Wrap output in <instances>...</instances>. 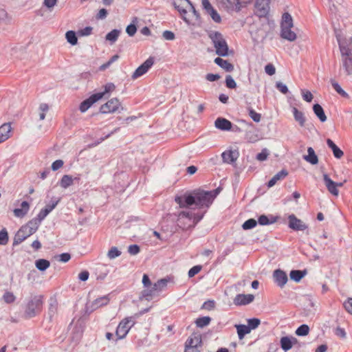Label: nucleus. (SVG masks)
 Masks as SVG:
<instances>
[{"instance_id": "f257e3e1", "label": "nucleus", "mask_w": 352, "mask_h": 352, "mask_svg": "<svg viewBox=\"0 0 352 352\" xmlns=\"http://www.w3.org/2000/svg\"><path fill=\"white\" fill-rule=\"evenodd\" d=\"M175 201L181 208H190L195 205L199 209L207 210L212 204V197L206 190L197 188L175 196Z\"/></svg>"}, {"instance_id": "f03ea898", "label": "nucleus", "mask_w": 352, "mask_h": 352, "mask_svg": "<svg viewBox=\"0 0 352 352\" xmlns=\"http://www.w3.org/2000/svg\"><path fill=\"white\" fill-rule=\"evenodd\" d=\"M342 56V67L347 76L352 75V47L338 39Z\"/></svg>"}, {"instance_id": "7ed1b4c3", "label": "nucleus", "mask_w": 352, "mask_h": 352, "mask_svg": "<svg viewBox=\"0 0 352 352\" xmlns=\"http://www.w3.org/2000/svg\"><path fill=\"white\" fill-rule=\"evenodd\" d=\"M43 296L35 295L32 296L28 301L25 309L24 316L25 318H32L40 314L43 309Z\"/></svg>"}, {"instance_id": "20e7f679", "label": "nucleus", "mask_w": 352, "mask_h": 352, "mask_svg": "<svg viewBox=\"0 0 352 352\" xmlns=\"http://www.w3.org/2000/svg\"><path fill=\"white\" fill-rule=\"evenodd\" d=\"M208 37L212 41L218 56L223 57L228 56V45L221 32L210 31L208 32Z\"/></svg>"}, {"instance_id": "39448f33", "label": "nucleus", "mask_w": 352, "mask_h": 352, "mask_svg": "<svg viewBox=\"0 0 352 352\" xmlns=\"http://www.w3.org/2000/svg\"><path fill=\"white\" fill-rule=\"evenodd\" d=\"M138 315L126 317L118 324L116 330V340L124 339L136 322Z\"/></svg>"}, {"instance_id": "423d86ee", "label": "nucleus", "mask_w": 352, "mask_h": 352, "mask_svg": "<svg viewBox=\"0 0 352 352\" xmlns=\"http://www.w3.org/2000/svg\"><path fill=\"white\" fill-rule=\"evenodd\" d=\"M202 339L199 334L193 333L185 342V348L190 349L191 352H200L202 347Z\"/></svg>"}, {"instance_id": "0eeeda50", "label": "nucleus", "mask_w": 352, "mask_h": 352, "mask_svg": "<svg viewBox=\"0 0 352 352\" xmlns=\"http://www.w3.org/2000/svg\"><path fill=\"white\" fill-rule=\"evenodd\" d=\"M270 0H256L255 14L259 18L267 19L270 12Z\"/></svg>"}, {"instance_id": "6e6552de", "label": "nucleus", "mask_w": 352, "mask_h": 352, "mask_svg": "<svg viewBox=\"0 0 352 352\" xmlns=\"http://www.w3.org/2000/svg\"><path fill=\"white\" fill-rule=\"evenodd\" d=\"M288 221V227L294 231H304L308 228V226L294 214L289 215Z\"/></svg>"}, {"instance_id": "1a4fd4ad", "label": "nucleus", "mask_w": 352, "mask_h": 352, "mask_svg": "<svg viewBox=\"0 0 352 352\" xmlns=\"http://www.w3.org/2000/svg\"><path fill=\"white\" fill-rule=\"evenodd\" d=\"M153 58L149 57L135 70L131 76V78L133 79H137L138 78L142 76L148 72V70L153 66Z\"/></svg>"}, {"instance_id": "9d476101", "label": "nucleus", "mask_w": 352, "mask_h": 352, "mask_svg": "<svg viewBox=\"0 0 352 352\" xmlns=\"http://www.w3.org/2000/svg\"><path fill=\"white\" fill-rule=\"evenodd\" d=\"M103 97V94H94L84 100L80 104L79 110L82 113L87 111L94 103Z\"/></svg>"}, {"instance_id": "9b49d317", "label": "nucleus", "mask_w": 352, "mask_h": 352, "mask_svg": "<svg viewBox=\"0 0 352 352\" xmlns=\"http://www.w3.org/2000/svg\"><path fill=\"white\" fill-rule=\"evenodd\" d=\"M120 105V103L118 98H112L100 107V112L102 114L113 113L118 110Z\"/></svg>"}, {"instance_id": "f8f14e48", "label": "nucleus", "mask_w": 352, "mask_h": 352, "mask_svg": "<svg viewBox=\"0 0 352 352\" xmlns=\"http://www.w3.org/2000/svg\"><path fill=\"white\" fill-rule=\"evenodd\" d=\"M32 231H30L25 226H21L14 235L12 246H16L32 235Z\"/></svg>"}, {"instance_id": "ddd939ff", "label": "nucleus", "mask_w": 352, "mask_h": 352, "mask_svg": "<svg viewBox=\"0 0 352 352\" xmlns=\"http://www.w3.org/2000/svg\"><path fill=\"white\" fill-rule=\"evenodd\" d=\"M59 201V198H52L50 202L40 210L37 217L41 221L44 220L45 218L56 208Z\"/></svg>"}, {"instance_id": "4468645a", "label": "nucleus", "mask_w": 352, "mask_h": 352, "mask_svg": "<svg viewBox=\"0 0 352 352\" xmlns=\"http://www.w3.org/2000/svg\"><path fill=\"white\" fill-rule=\"evenodd\" d=\"M273 278L274 283L280 288H283L288 280L287 274L280 269L274 270Z\"/></svg>"}, {"instance_id": "2eb2a0df", "label": "nucleus", "mask_w": 352, "mask_h": 352, "mask_svg": "<svg viewBox=\"0 0 352 352\" xmlns=\"http://www.w3.org/2000/svg\"><path fill=\"white\" fill-rule=\"evenodd\" d=\"M239 156V153L236 150H226L221 154L223 162L226 164H234Z\"/></svg>"}, {"instance_id": "dca6fc26", "label": "nucleus", "mask_w": 352, "mask_h": 352, "mask_svg": "<svg viewBox=\"0 0 352 352\" xmlns=\"http://www.w3.org/2000/svg\"><path fill=\"white\" fill-rule=\"evenodd\" d=\"M254 299L252 294H237L234 298V304L237 306L246 305L251 303Z\"/></svg>"}, {"instance_id": "f3484780", "label": "nucleus", "mask_w": 352, "mask_h": 352, "mask_svg": "<svg viewBox=\"0 0 352 352\" xmlns=\"http://www.w3.org/2000/svg\"><path fill=\"white\" fill-rule=\"evenodd\" d=\"M323 180L328 191L334 196H338L339 190L336 188V182H333L327 174H323Z\"/></svg>"}, {"instance_id": "a211bd4d", "label": "nucleus", "mask_w": 352, "mask_h": 352, "mask_svg": "<svg viewBox=\"0 0 352 352\" xmlns=\"http://www.w3.org/2000/svg\"><path fill=\"white\" fill-rule=\"evenodd\" d=\"M214 126L219 130L229 131L232 129V122L226 118L219 117L214 121Z\"/></svg>"}, {"instance_id": "6ab92c4d", "label": "nucleus", "mask_w": 352, "mask_h": 352, "mask_svg": "<svg viewBox=\"0 0 352 352\" xmlns=\"http://www.w3.org/2000/svg\"><path fill=\"white\" fill-rule=\"evenodd\" d=\"M292 27L280 28V37L289 41H294L296 39V34L292 31Z\"/></svg>"}, {"instance_id": "aec40b11", "label": "nucleus", "mask_w": 352, "mask_h": 352, "mask_svg": "<svg viewBox=\"0 0 352 352\" xmlns=\"http://www.w3.org/2000/svg\"><path fill=\"white\" fill-rule=\"evenodd\" d=\"M58 302L55 298L51 297L49 300V307L47 311V316L50 321H52L54 317L57 314Z\"/></svg>"}, {"instance_id": "412c9836", "label": "nucleus", "mask_w": 352, "mask_h": 352, "mask_svg": "<svg viewBox=\"0 0 352 352\" xmlns=\"http://www.w3.org/2000/svg\"><path fill=\"white\" fill-rule=\"evenodd\" d=\"M157 292V289L154 285L150 287H145L144 289L142 291L140 298L149 301L156 295Z\"/></svg>"}, {"instance_id": "4be33fe9", "label": "nucleus", "mask_w": 352, "mask_h": 352, "mask_svg": "<svg viewBox=\"0 0 352 352\" xmlns=\"http://www.w3.org/2000/svg\"><path fill=\"white\" fill-rule=\"evenodd\" d=\"M214 62L220 67L223 69L228 72H231L234 70V65L228 62L227 60H224L220 57H217L214 59Z\"/></svg>"}, {"instance_id": "5701e85b", "label": "nucleus", "mask_w": 352, "mask_h": 352, "mask_svg": "<svg viewBox=\"0 0 352 352\" xmlns=\"http://www.w3.org/2000/svg\"><path fill=\"white\" fill-rule=\"evenodd\" d=\"M29 209V203L27 201H23L21 204L20 208H15L14 210V214L16 217H23L28 213Z\"/></svg>"}, {"instance_id": "b1692460", "label": "nucleus", "mask_w": 352, "mask_h": 352, "mask_svg": "<svg viewBox=\"0 0 352 352\" xmlns=\"http://www.w3.org/2000/svg\"><path fill=\"white\" fill-rule=\"evenodd\" d=\"M327 146L332 150L333 155L337 159H340L344 153L329 138L327 140Z\"/></svg>"}, {"instance_id": "393cba45", "label": "nucleus", "mask_w": 352, "mask_h": 352, "mask_svg": "<svg viewBox=\"0 0 352 352\" xmlns=\"http://www.w3.org/2000/svg\"><path fill=\"white\" fill-rule=\"evenodd\" d=\"M11 126L10 124H3L0 126V143L10 138Z\"/></svg>"}, {"instance_id": "a878e982", "label": "nucleus", "mask_w": 352, "mask_h": 352, "mask_svg": "<svg viewBox=\"0 0 352 352\" xmlns=\"http://www.w3.org/2000/svg\"><path fill=\"white\" fill-rule=\"evenodd\" d=\"M287 175L288 172L286 170H281L276 175H274L273 177L268 182L267 186L269 188L274 186L278 180L284 179Z\"/></svg>"}, {"instance_id": "bb28decb", "label": "nucleus", "mask_w": 352, "mask_h": 352, "mask_svg": "<svg viewBox=\"0 0 352 352\" xmlns=\"http://www.w3.org/2000/svg\"><path fill=\"white\" fill-rule=\"evenodd\" d=\"M307 153L308 154L305 155L303 158L312 165L317 164L318 162V158L312 147H308Z\"/></svg>"}, {"instance_id": "cd10ccee", "label": "nucleus", "mask_w": 352, "mask_h": 352, "mask_svg": "<svg viewBox=\"0 0 352 352\" xmlns=\"http://www.w3.org/2000/svg\"><path fill=\"white\" fill-rule=\"evenodd\" d=\"M277 219L278 217H274L273 215H270V217H268L265 214H262L258 217L257 222L261 226H268L276 222Z\"/></svg>"}, {"instance_id": "c85d7f7f", "label": "nucleus", "mask_w": 352, "mask_h": 352, "mask_svg": "<svg viewBox=\"0 0 352 352\" xmlns=\"http://www.w3.org/2000/svg\"><path fill=\"white\" fill-rule=\"evenodd\" d=\"M313 111L321 122L327 120V116L324 113L322 107L319 104H315L313 106Z\"/></svg>"}, {"instance_id": "c756f323", "label": "nucleus", "mask_w": 352, "mask_h": 352, "mask_svg": "<svg viewBox=\"0 0 352 352\" xmlns=\"http://www.w3.org/2000/svg\"><path fill=\"white\" fill-rule=\"evenodd\" d=\"M41 222L42 221L36 216L24 226L26 227L28 230L32 231V233L34 234L37 231Z\"/></svg>"}, {"instance_id": "7c9ffc66", "label": "nucleus", "mask_w": 352, "mask_h": 352, "mask_svg": "<svg viewBox=\"0 0 352 352\" xmlns=\"http://www.w3.org/2000/svg\"><path fill=\"white\" fill-rule=\"evenodd\" d=\"M307 274L306 270H293L289 273L291 280L299 283Z\"/></svg>"}, {"instance_id": "2f4dec72", "label": "nucleus", "mask_w": 352, "mask_h": 352, "mask_svg": "<svg viewBox=\"0 0 352 352\" xmlns=\"http://www.w3.org/2000/svg\"><path fill=\"white\" fill-rule=\"evenodd\" d=\"M292 112L295 120L299 124L300 126H304L306 121L304 113L302 111H300L296 107H293Z\"/></svg>"}, {"instance_id": "473e14b6", "label": "nucleus", "mask_w": 352, "mask_h": 352, "mask_svg": "<svg viewBox=\"0 0 352 352\" xmlns=\"http://www.w3.org/2000/svg\"><path fill=\"white\" fill-rule=\"evenodd\" d=\"M109 295H105L96 298L92 303L94 309L99 308L102 306L107 305L109 302Z\"/></svg>"}, {"instance_id": "72a5a7b5", "label": "nucleus", "mask_w": 352, "mask_h": 352, "mask_svg": "<svg viewBox=\"0 0 352 352\" xmlns=\"http://www.w3.org/2000/svg\"><path fill=\"white\" fill-rule=\"evenodd\" d=\"M238 337L240 340L243 339L246 334L250 333L251 330L248 325L245 324H235Z\"/></svg>"}, {"instance_id": "f704fd0d", "label": "nucleus", "mask_w": 352, "mask_h": 352, "mask_svg": "<svg viewBox=\"0 0 352 352\" xmlns=\"http://www.w3.org/2000/svg\"><path fill=\"white\" fill-rule=\"evenodd\" d=\"M120 34V30L114 29L107 34L105 38L107 41H109L111 44H113L118 40Z\"/></svg>"}, {"instance_id": "c9c22d12", "label": "nucleus", "mask_w": 352, "mask_h": 352, "mask_svg": "<svg viewBox=\"0 0 352 352\" xmlns=\"http://www.w3.org/2000/svg\"><path fill=\"white\" fill-rule=\"evenodd\" d=\"M35 265L39 271L43 272L50 267V263L46 259L40 258L36 261Z\"/></svg>"}, {"instance_id": "e433bc0d", "label": "nucleus", "mask_w": 352, "mask_h": 352, "mask_svg": "<svg viewBox=\"0 0 352 352\" xmlns=\"http://www.w3.org/2000/svg\"><path fill=\"white\" fill-rule=\"evenodd\" d=\"M211 321V318L209 316H202L196 319L195 323L197 327L203 328L208 326Z\"/></svg>"}, {"instance_id": "4c0bfd02", "label": "nucleus", "mask_w": 352, "mask_h": 352, "mask_svg": "<svg viewBox=\"0 0 352 352\" xmlns=\"http://www.w3.org/2000/svg\"><path fill=\"white\" fill-rule=\"evenodd\" d=\"M293 27V19L290 14L285 12L283 14L280 28Z\"/></svg>"}, {"instance_id": "58836bf2", "label": "nucleus", "mask_w": 352, "mask_h": 352, "mask_svg": "<svg viewBox=\"0 0 352 352\" xmlns=\"http://www.w3.org/2000/svg\"><path fill=\"white\" fill-rule=\"evenodd\" d=\"M138 23V18L134 17L132 20V23L128 25L126 28V32L129 36H133L137 32L136 23Z\"/></svg>"}, {"instance_id": "ea45409f", "label": "nucleus", "mask_w": 352, "mask_h": 352, "mask_svg": "<svg viewBox=\"0 0 352 352\" xmlns=\"http://www.w3.org/2000/svg\"><path fill=\"white\" fill-rule=\"evenodd\" d=\"M59 184L63 188H67L73 184L72 177L68 175H63L59 182Z\"/></svg>"}, {"instance_id": "a19ab883", "label": "nucleus", "mask_w": 352, "mask_h": 352, "mask_svg": "<svg viewBox=\"0 0 352 352\" xmlns=\"http://www.w3.org/2000/svg\"><path fill=\"white\" fill-rule=\"evenodd\" d=\"M291 341V338L289 336L282 337L280 340L281 349L285 351H287L291 349L292 348Z\"/></svg>"}, {"instance_id": "79ce46f5", "label": "nucleus", "mask_w": 352, "mask_h": 352, "mask_svg": "<svg viewBox=\"0 0 352 352\" xmlns=\"http://www.w3.org/2000/svg\"><path fill=\"white\" fill-rule=\"evenodd\" d=\"M170 280V278L167 277L160 279L156 283H155L153 285L157 289V292H159L162 291L166 287L168 283H169Z\"/></svg>"}, {"instance_id": "37998d69", "label": "nucleus", "mask_w": 352, "mask_h": 352, "mask_svg": "<svg viewBox=\"0 0 352 352\" xmlns=\"http://www.w3.org/2000/svg\"><path fill=\"white\" fill-rule=\"evenodd\" d=\"M67 41L72 45H75L78 43V37L76 33L73 30H69L65 34Z\"/></svg>"}, {"instance_id": "c03bdc74", "label": "nucleus", "mask_w": 352, "mask_h": 352, "mask_svg": "<svg viewBox=\"0 0 352 352\" xmlns=\"http://www.w3.org/2000/svg\"><path fill=\"white\" fill-rule=\"evenodd\" d=\"M309 332V327L307 324H302L300 325L296 330L295 333L298 336H305Z\"/></svg>"}, {"instance_id": "a18cd8bd", "label": "nucleus", "mask_w": 352, "mask_h": 352, "mask_svg": "<svg viewBox=\"0 0 352 352\" xmlns=\"http://www.w3.org/2000/svg\"><path fill=\"white\" fill-rule=\"evenodd\" d=\"M256 225L257 221L254 219H249L243 223L242 228L248 230L254 228Z\"/></svg>"}, {"instance_id": "49530a36", "label": "nucleus", "mask_w": 352, "mask_h": 352, "mask_svg": "<svg viewBox=\"0 0 352 352\" xmlns=\"http://www.w3.org/2000/svg\"><path fill=\"white\" fill-rule=\"evenodd\" d=\"M248 115L255 122H259L261 121V115L256 112L252 107L248 108Z\"/></svg>"}, {"instance_id": "de8ad7c7", "label": "nucleus", "mask_w": 352, "mask_h": 352, "mask_svg": "<svg viewBox=\"0 0 352 352\" xmlns=\"http://www.w3.org/2000/svg\"><path fill=\"white\" fill-rule=\"evenodd\" d=\"M252 0H248V1H241L240 0H234V10L236 12H239L243 8H245L248 3H250Z\"/></svg>"}, {"instance_id": "09e8293b", "label": "nucleus", "mask_w": 352, "mask_h": 352, "mask_svg": "<svg viewBox=\"0 0 352 352\" xmlns=\"http://www.w3.org/2000/svg\"><path fill=\"white\" fill-rule=\"evenodd\" d=\"M9 240L8 233L6 228H3L0 231V245H5L8 243Z\"/></svg>"}, {"instance_id": "8fccbe9b", "label": "nucleus", "mask_w": 352, "mask_h": 352, "mask_svg": "<svg viewBox=\"0 0 352 352\" xmlns=\"http://www.w3.org/2000/svg\"><path fill=\"white\" fill-rule=\"evenodd\" d=\"M331 83L333 89L342 96L343 97H348V94L342 89L340 85L338 84V82H336L333 80H331Z\"/></svg>"}, {"instance_id": "3c124183", "label": "nucleus", "mask_w": 352, "mask_h": 352, "mask_svg": "<svg viewBox=\"0 0 352 352\" xmlns=\"http://www.w3.org/2000/svg\"><path fill=\"white\" fill-rule=\"evenodd\" d=\"M121 255V252L116 248L112 247L107 253L109 259H114Z\"/></svg>"}, {"instance_id": "603ef678", "label": "nucleus", "mask_w": 352, "mask_h": 352, "mask_svg": "<svg viewBox=\"0 0 352 352\" xmlns=\"http://www.w3.org/2000/svg\"><path fill=\"white\" fill-rule=\"evenodd\" d=\"M261 324V320L256 318H252L248 319V326L250 330L256 329Z\"/></svg>"}, {"instance_id": "864d4df0", "label": "nucleus", "mask_w": 352, "mask_h": 352, "mask_svg": "<svg viewBox=\"0 0 352 352\" xmlns=\"http://www.w3.org/2000/svg\"><path fill=\"white\" fill-rule=\"evenodd\" d=\"M3 299L6 303L10 304L15 301L16 297L12 292H6L3 295Z\"/></svg>"}, {"instance_id": "5fc2aeb1", "label": "nucleus", "mask_w": 352, "mask_h": 352, "mask_svg": "<svg viewBox=\"0 0 352 352\" xmlns=\"http://www.w3.org/2000/svg\"><path fill=\"white\" fill-rule=\"evenodd\" d=\"M233 250V245L226 247L225 250L222 252L221 255L217 258V262H221V261H223L225 258V257L228 256L229 254H230Z\"/></svg>"}, {"instance_id": "6e6d98bb", "label": "nucleus", "mask_w": 352, "mask_h": 352, "mask_svg": "<svg viewBox=\"0 0 352 352\" xmlns=\"http://www.w3.org/2000/svg\"><path fill=\"white\" fill-rule=\"evenodd\" d=\"M174 214L177 217L178 221L184 218L188 219H192V213L190 211H181L177 214L175 213Z\"/></svg>"}, {"instance_id": "4d7b16f0", "label": "nucleus", "mask_w": 352, "mask_h": 352, "mask_svg": "<svg viewBox=\"0 0 352 352\" xmlns=\"http://www.w3.org/2000/svg\"><path fill=\"white\" fill-rule=\"evenodd\" d=\"M207 14H208L211 16L212 19L215 23H219L221 21V16L214 8L208 12Z\"/></svg>"}, {"instance_id": "13d9d810", "label": "nucleus", "mask_w": 352, "mask_h": 352, "mask_svg": "<svg viewBox=\"0 0 352 352\" xmlns=\"http://www.w3.org/2000/svg\"><path fill=\"white\" fill-rule=\"evenodd\" d=\"M225 82L228 89H235L236 87V83L230 75L226 76Z\"/></svg>"}, {"instance_id": "bf43d9fd", "label": "nucleus", "mask_w": 352, "mask_h": 352, "mask_svg": "<svg viewBox=\"0 0 352 352\" xmlns=\"http://www.w3.org/2000/svg\"><path fill=\"white\" fill-rule=\"evenodd\" d=\"M184 3H190V0H173V6L177 10L185 7Z\"/></svg>"}, {"instance_id": "052dcab7", "label": "nucleus", "mask_w": 352, "mask_h": 352, "mask_svg": "<svg viewBox=\"0 0 352 352\" xmlns=\"http://www.w3.org/2000/svg\"><path fill=\"white\" fill-rule=\"evenodd\" d=\"M201 265H195L191 267L188 272V277L192 278L195 276L201 270Z\"/></svg>"}, {"instance_id": "680f3d73", "label": "nucleus", "mask_w": 352, "mask_h": 352, "mask_svg": "<svg viewBox=\"0 0 352 352\" xmlns=\"http://www.w3.org/2000/svg\"><path fill=\"white\" fill-rule=\"evenodd\" d=\"M344 309L351 315H352V298H347L343 302Z\"/></svg>"}, {"instance_id": "e2e57ef3", "label": "nucleus", "mask_w": 352, "mask_h": 352, "mask_svg": "<svg viewBox=\"0 0 352 352\" xmlns=\"http://www.w3.org/2000/svg\"><path fill=\"white\" fill-rule=\"evenodd\" d=\"M93 28L91 26H87L83 29L80 30L78 34L80 36H89L92 33Z\"/></svg>"}, {"instance_id": "0e129e2a", "label": "nucleus", "mask_w": 352, "mask_h": 352, "mask_svg": "<svg viewBox=\"0 0 352 352\" xmlns=\"http://www.w3.org/2000/svg\"><path fill=\"white\" fill-rule=\"evenodd\" d=\"M140 252V246L137 244L130 245L128 248V252L131 255H136Z\"/></svg>"}, {"instance_id": "69168bd1", "label": "nucleus", "mask_w": 352, "mask_h": 352, "mask_svg": "<svg viewBox=\"0 0 352 352\" xmlns=\"http://www.w3.org/2000/svg\"><path fill=\"white\" fill-rule=\"evenodd\" d=\"M214 306L215 302L212 300H208L203 303L201 309L211 310L214 307Z\"/></svg>"}, {"instance_id": "338daca9", "label": "nucleus", "mask_w": 352, "mask_h": 352, "mask_svg": "<svg viewBox=\"0 0 352 352\" xmlns=\"http://www.w3.org/2000/svg\"><path fill=\"white\" fill-rule=\"evenodd\" d=\"M276 87L283 94H286L289 91L287 85L281 82H277L276 83Z\"/></svg>"}, {"instance_id": "774afa93", "label": "nucleus", "mask_w": 352, "mask_h": 352, "mask_svg": "<svg viewBox=\"0 0 352 352\" xmlns=\"http://www.w3.org/2000/svg\"><path fill=\"white\" fill-rule=\"evenodd\" d=\"M269 155L268 151L266 148L262 150V151L256 155V159L259 161H264L267 158Z\"/></svg>"}]
</instances>
